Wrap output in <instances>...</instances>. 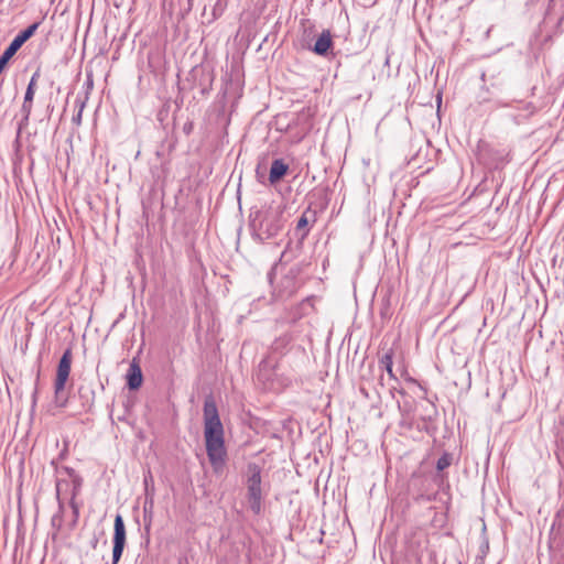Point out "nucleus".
<instances>
[{"label": "nucleus", "instance_id": "f257e3e1", "mask_svg": "<svg viewBox=\"0 0 564 564\" xmlns=\"http://www.w3.org/2000/svg\"><path fill=\"white\" fill-rule=\"evenodd\" d=\"M204 437L206 452L215 473H220L225 466L227 452L224 441V426L214 400L204 403Z\"/></svg>", "mask_w": 564, "mask_h": 564}, {"label": "nucleus", "instance_id": "f03ea898", "mask_svg": "<svg viewBox=\"0 0 564 564\" xmlns=\"http://www.w3.org/2000/svg\"><path fill=\"white\" fill-rule=\"evenodd\" d=\"M284 206L271 203L250 212L249 228L251 237L257 242H265L278 238L285 225Z\"/></svg>", "mask_w": 564, "mask_h": 564}, {"label": "nucleus", "instance_id": "7ed1b4c3", "mask_svg": "<svg viewBox=\"0 0 564 564\" xmlns=\"http://www.w3.org/2000/svg\"><path fill=\"white\" fill-rule=\"evenodd\" d=\"M73 361L72 350L66 349L58 362L56 370V378L54 381V404L58 408L66 406L68 402V394L66 392V383L70 373V367Z\"/></svg>", "mask_w": 564, "mask_h": 564}, {"label": "nucleus", "instance_id": "20e7f679", "mask_svg": "<svg viewBox=\"0 0 564 564\" xmlns=\"http://www.w3.org/2000/svg\"><path fill=\"white\" fill-rule=\"evenodd\" d=\"M247 488H248L249 507L254 513L258 514L261 511L262 492H261V475H260V469L257 465L249 466V476H248V480H247Z\"/></svg>", "mask_w": 564, "mask_h": 564}, {"label": "nucleus", "instance_id": "39448f33", "mask_svg": "<svg viewBox=\"0 0 564 564\" xmlns=\"http://www.w3.org/2000/svg\"><path fill=\"white\" fill-rule=\"evenodd\" d=\"M40 22H34L25 30L21 31L9 44L6 51L0 56V74L7 66L8 62L14 56L18 50L36 32Z\"/></svg>", "mask_w": 564, "mask_h": 564}, {"label": "nucleus", "instance_id": "423d86ee", "mask_svg": "<svg viewBox=\"0 0 564 564\" xmlns=\"http://www.w3.org/2000/svg\"><path fill=\"white\" fill-rule=\"evenodd\" d=\"M112 542V564H118L126 545V527L123 518L119 513L115 518Z\"/></svg>", "mask_w": 564, "mask_h": 564}, {"label": "nucleus", "instance_id": "0eeeda50", "mask_svg": "<svg viewBox=\"0 0 564 564\" xmlns=\"http://www.w3.org/2000/svg\"><path fill=\"white\" fill-rule=\"evenodd\" d=\"M142 371L140 366L133 360L128 369L127 384L130 390H137L142 384Z\"/></svg>", "mask_w": 564, "mask_h": 564}, {"label": "nucleus", "instance_id": "6e6552de", "mask_svg": "<svg viewBox=\"0 0 564 564\" xmlns=\"http://www.w3.org/2000/svg\"><path fill=\"white\" fill-rule=\"evenodd\" d=\"M289 166L281 160H273L269 173V181L271 184L278 183L288 172Z\"/></svg>", "mask_w": 564, "mask_h": 564}, {"label": "nucleus", "instance_id": "1a4fd4ad", "mask_svg": "<svg viewBox=\"0 0 564 564\" xmlns=\"http://www.w3.org/2000/svg\"><path fill=\"white\" fill-rule=\"evenodd\" d=\"M333 42L329 31H323L314 44L313 52L317 55H325L330 48Z\"/></svg>", "mask_w": 564, "mask_h": 564}, {"label": "nucleus", "instance_id": "9d476101", "mask_svg": "<svg viewBox=\"0 0 564 564\" xmlns=\"http://www.w3.org/2000/svg\"><path fill=\"white\" fill-rule=\"evenodd\" d=\"M379 366L387 371L388 376L391 379L397 380V377H395V375L393 372V369H392V366H393V351H392V349H389L387 352H384L380 357Z\"/></svg>", "mask_w": 564, "mask_h": 564}, {"label": "nucleus", "instance_id": "9b49d317", "mask_svg": "<svg viewBox=\"0 0 564 564\" xmlns=\"http://www.w3.org/2000/svg\"><path fill=\"white\" fill-rule=\"evenodd\" d=\"M39 77H40L39 72H35L32 75L30 83L28 85L26 91H25V96H24V99H26V101H33L34 94H35V86H36Z\"/></svg>", "mask_w": 564, "mask_h": 564}, {"label": "nucleus", "instance_id": "f8f14e48", "mask_svg": "<svg viewBox=\"0 0 564 564\" xmlns=\"http://www.w3.org/2000/svg\"><path fill=\"white\" fill-rule=\"evenodd\" d=\"M143 484L145 497H154V482L150 471L144 476Z\"/></svg>", "mask_w": 564, "mask_h": 564}, {"label": "nucleus", "instance_id": "ddd939ff", "mask_svg": "<svg viewBox=\"0 0 564 564\" xmlns=\"http://www.w3.org/2000/svg\"><path fill=\"white\" fill-rule=\"evenodd\" d=\"M307 225H308V220H307L306 216L302 215L296 224V231L301 232L302 239H304L308 234Z\"/></svg>", "mask_w": 564, "mask_h": 564}, {"label": "nucleus", "instance_id": "4468645a", "mask_svg": "<svg viewBox=\"0 0 564 564\" xmlns=\"http://www.w3.org/2000/svg\"><path fill=\"white\" fill-rule=\"evenodd\" d=\"M452 464V456L449 454H443L436 463L437 470H444Z\"/></svg>", "mask_w": 564, "mask_h": 564}, {"label": "nucleus", "instance_id": "2eb2a0df", "mask_svg": "<svg viewBox=\"0 0 564 564\" xmlns=\"http://www.w3.org/2000/svg\"><path fill=\"white\" fill-rule=\"evenodd\" d=\"M66 471L68 473V475L70 477H73V482H74V492H73V498L76 496V491L78 490V488L80 487L82 482H80V479L77 475L74 474V470L73 469H69V468H66Z\"/></svg>", "mask_w": 564, "mask_h": 564}, {"label": "nucleus", "instance_id": "dca6fc26", "mask_svg": "<svg viewBox=\"0 0 564 564\" xmlns=\"http://www.w3.org/2000/svg\"><path fill=\"white\" fill-rule=\"evenodd\" d=\"M154 507V497H145L144 505H143V512L147 516L148 513L151 514Z\"/></svg>", "mask_w": 564, "mask_h": 564}, {"label": "nucleus", "instance_id": "f3484780", "mask_svg": "<svg viewBox=\"0 0 564 564\" xmlns=\"http://www.w3.org/2000/svg\"><path fill=\"white\" fill-rule=\"evenodd\" d=\"M31 109H32V101H26V99H24L21 110H22V112L24 115V120L25 121H28V119L30 117Z\"/></svg>", "mask_w": 564, "mask_h": 564}, {"label": "nucleus", "instance_id": "a211bd4d", "mask_svg": "<svg viewBox=\"0 0 564 564\" xmlns=\"http://www.w3.org/2000/svg\"><path fill=\"white\" fill-rule=\"evenodd\" d=\"M84 107H85V104L80 102L77 115H75L73 117V122H75L76 124H80V122H82V113H83Z\"/></svg>", "mask_w": 564, "mask_h": 564}, {"label": "nucleus", "instance_id": "6ab92c4d", "mask_svg": "<svg viewBox=\"0 0 564 564\" xmlns=\"http://www.w3.org/2000/svg\"><path fill=\"white\" fill-rule=\"evenodd\" d=\"M184 131L188 134L192 131V123L185 124Z\"/></svg>", "mask_w": 564, "mask_h": 564}, {"label": "nucleus", "instance_id": "aec40b11", "mask_svg": "<svg viewBox=\"0 0 564 564\" xmlns=\"http://www.w3.org/2000/svg\"><path fill=\"white\" fill-rule=\"evenodd\" d=\"M57 494L59 492V482L56 484Z\"/></svg>", "mask_w": 564, "mask_h": 564}]
</instances>
